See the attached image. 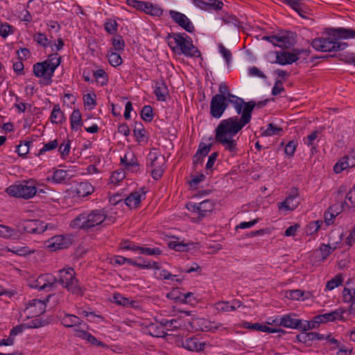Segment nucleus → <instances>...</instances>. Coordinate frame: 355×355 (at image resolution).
I'll return each instance as SVG.
<instances>
[{
    "label": "nucleus",
    "mask_w": 355,
    "mask_h": 355,
    "mask_svg": "<svg viewBox=\"0 0 355 355\" xmlns=\"http://www.w3.org/2000/svg\"><path fill=\"white\" fill-rule=\"evenodd\" d=\"M343 302L345 303L352 302L355 299V290L344 288L343 291Z\"/></svg>",
    "instance_id": "52"
},
{
    "label": "nucleus",
    "mask_w": 355,
    "mask_h": 355,
    "mask_svg": "<svg viewBox=\"0 0 355 355\" xmlns=\"http://www.w3.org/2000/svg\"><path fill=\"white\" fill-rule=\"evenodd\" d=\"M139 251L141 254H147V255H159L162 253L161 250L159 248H146V247H140Z\"/></svg>",
    "instance_id": "58"
},
{
    "label": "nucleus",
    "mask_w": 355,
    "mask_h": 355,
    "mask_svg": "<svg viewBox=\"0 0 355 355\" xmlns=\"http://www.w3.org/2000/svg\"><path fill=\"white\" fill-rule=\"evenodd\" d=\"M46 225L40 220H26L20 223L19 231L29 234H41L45 231Z\"/></svg>",
    "instance_id": "13"
},
{
    "label": "nucleus",
    "mask_w": 355,
    "mask_h": 355,
    "mask_svg": "<svg viewBox=\"0 0 355 355\" xmlns=\"http://www.w3.org/2000/svg\"><path fill=\"white\" fill-rule=\"evenodd\" d=\"M60 319L61 320V323L67 328L71 327H80L83 321L80 319L77 315L69 313H64V315H60Z\"/></svg>",
    "instance_id": "23"
},
{
    "label": "nucleus",
    "mask_w": 355,
    "mask_h": 355,
    "mask_svg": "<svg viewBox=\"0 0 355 355\" xmlns=\"http://www.w3.org/2000/svg\"><path fill=\"white\" fill-rule=\"evenodd\" d=\"M273 322L286 328L302 329L304 331L311 329L309 322L304 321L305 324H303L301 320L296 318V315L294 313L284 315L279 318H276Z\"/></svg>",
    "instance_id": "9"
},
{
    "label": "nucleus",
    "mask_w": 355,
    "mask_h": 355,
    "mask_svg": "<svg viewBox=\"0 0 355 355\" xmlns=\"http://www.w3.org/2000/svg\"><path fill=\"white\" fill-rule=\"evenodd\" d=\"M118 26V23L115 20L111 19H107L104 24L105 30L111 35H114L116 33Z\"/></svg>",
    "instance_id": "49"
},
{
    "label": "nucleus",
    "mask_w": 355,
    "mask_h": 355,
    "mask_svg": "<svg viewBox=\"0 0 355 355\" xmlns=\"http://www.w3.org/2000/svg\"><path fill=\"white\" fill-rule=\"evenodd\" d=\"M51 121L53 123H62L65 121L64 114L61 110L60 105L56 104L53 106L51 114Z\"/></svg>",
    "instance_id": "32"
},
{
    "label": "nucleus",
    "mask_w": 355,
    "mask_h": 355,
    "mask_svg": "<svg viewBox=\"0 0 355 355\" xmlns=\"http://www.w3.org/2000/svg\"><path fill=\"white\" fill-rule=\"evenodd\" d=\"M221 19L226 24L232 25L234 28L239 27L240 21L234 15L226 14L221 18Z\"/></svg>",
    "instance_id": "51"
},
{
    "label": "nucleus",
    "mask_w": 355,
    "mask_h": 355,
    "mask_svg": "<svg viewBox=\"0 0 355 355\" xmlns=\"http://www.w3.org/2000/svg\"><path fill=\"white\" fill-rule=\"evenodd\" d=\"M231 104L238 114H242L241 116L239 119L234 116L220 121L215 129V141L234 156L239 152L237 139L234 137L250 123L256 104L254 101L245 103L243 98L236 99Z\"/></svg>",
    "instance_id": "1"
},
{
    "label": "nucleus",
    "mask_w": 355,
    "mask_h": 355,
    "mask_svg": "<svg viewBox=\"0 0 355 355\" xmlns=\"http://www.w3.org/2000/svg\"><path fill=\"white\" fill-rule=\"evenodd\" d=\"M146 192L144 189L139 191L132 192L125 199V205L130 209L137 208L140 205L142 200L145 199Z\"/></svg>",
    "instance_id": "20"
},
{
    "label": "nucleus",
    "mask_w": 355,
    "mask_h": 355,
    "mask_svg": "<svg viewBox=\"0 0 355 355\" xmlns=\"http://www.w3.org/2000/svg\"><path fill=\"white\" fill-rule=\"evenodd\" d=\"M197 323L200 326V329L202 331H212L214 332L215 331L219 329V330H224L226 329V327H224L221 323H218V324H216L215 326H213V323H211L209 321H207L204 319H199L197 320Z\"/></svg>",
    "instance_id": "30"
},
{
    "label": "nucleus",
    "mask_w": 355,
    "mask_h": 355,
    "mask_svg": "<svg viewBox=\"0 0 355 355\" xmlns=\"http://www.w3.org/2000/svg\"><path fill=\"white\" fill-rule=\"evenodd\" d=\"M34 40L43 47H47L50 44L46 36L41 33H37L35 35Z\"/></svg>",
    "instance_id": "61"
},
{
    "label": "nucleus",
    "mask_w": 355,
    "mask_h": 355,
    "mask_svg": "<svg viewBox=\"0 0 355 355\" xmlns=\"http://www.w3.org/2000/svg\"><path fill=\"white\" fill-rule=\"evenodd\" d=\"M148 166L152 168L151 175L153 179L159 180L163 175L165 158L157 149H152L147 156Z\"/></svg>",
    "instance_id": "8"
},
{
    "label": "nucleus",
    "mask_w": 355,
    "mask_h": 355,
    "mask_svg": "<svg viewBox=\"0 0 355 355\" xmlns=\"http://www.w3.org/2000/svg\"><path fill=\"white\" fill-rule=\"evenodd\" d=\"M309 293H305L300 289L288 291L286 293L287 298L293 300H304L308 298Z\"/></svg>",
    "instance_id": "37"
},
{
    "label": "nucleus",
    "mask_w": 355,
    "mask_h": 355,
    "mask_svg": "<svg viewBox=\"0 0 355 355\" xmlns=\"http://www.w3.org/2000/svg\"><path fill=\"white\" fill-rule=\"evenodd\" d=\"M51 178L53 182L56 184L65 183L70 179L67 171L62 169H57L55 171Z\"/></svg>",
    "instance_id": "33"
},
{
    "label": "nucleus",
    "mask_w": 355,
    "mask_h": 355,
    "mask_svg": "<svg viewBox=\"0 0 355 355\" xmlns=\"http://www.w3.org/2000/svg\"><path fill=\"white\" fill-rule=\"evenodd\" d=\"M345 311H346L345 309L340 308L329 313H325L323 314L316 315L313 318V320L311 321V328L318 327L319 324L321 323H325L327 322H334L336 320H343V314L345 313Z\"/></svg>",
    "instance_id": "12"
},
{
    "label": "nucleus",
    "mask_w": 355,
    "mask_h": 355,
    "mask_svg": "<svg viewBox=\"0 0 355 355\" xmlns=\"http://www.w3.org/2000/svg\"><path fill=\"white\" fill-rule=\"evenodd\" d=\"M168 324L167 331H173L184 327L183 320L180 318L170 320Z\"/></svg>",
    "instance_id": "59"
},
{
    "label": "nucleus",
    "mask_w": 355,
    "mask_h": 355,
    "mask_svg": "<svg viewBox=\"0 0 355 355\" xmlns=\"http://www.w3.org/2000/svg\"><path fill=\"white\" fill-rule=\"evenodd\" d=\"M219 153L218 152L212 153L208 158V161L205 166V169L207 171H212L213 166L216 162L217 157H218Z\"/></svg>",
    "instance_id": "63"
},
{
    "label": "nucleus",
    "mask_w": 355,
    "mask_h": 355,
    "mask_svg": "<svg viewBox=\"0 0 355 355\" xmlns=\"http://www.w3.org/2000/svg\"><path fill=\"white\" fill-rule=\"evenodd\" d=\"M48 247L53 251L65 249L69 247L71 241L69 239L65 238L62 235H57L49 240Z\"/></svg>",
    "instance_id": "21"
},
{
    "label": "nucleus",
    "mask_w": 355,
    "mask_h": 355,
    "mask_svg": "<svg viewBox=\"0 0 355 355\" xmlns=\"http://www.w3.org/2000/svg\"><path fill=\"white\" fill-rule=\"evenodd\" d=\"M113 302L119 305L123 306L131 305V302L128 298L123 297L120 293H115L113 296Z\"/></svg>",
    "instance_id": "54"
},
{
    "label": "nucleus",
    "mask_w": 355,
    "mask_h": 355,
    "mask_svg": "<svg viewBox=\"0 0 355 355\" xmlns=\"http://www.w3.org/2000/svg\"><path fill=\"white\" fill-rule=\"evenodd\" d=\"M60 62L61 57L58 53H53L44 61L33 64V74L42 78L39 82L40 85L45 86L51 85L54 72Z\"/></svg>",
    "instance_id": "3"
},
{
    "label": "nucleus",
    "mask_w": 355,
    "mask_h": 355,
    "mask_svg": "<svg viewBox=\"0 0 355 355\" xmlns=\"http://www.w3.org/2000/svg\"><path fill=\"white\" fill-rule=\"evenodd\" d=\"M94 187L87 182H81L75 187H71L68 191V194L72 198H83L93 193Z\"/></svg>",
    "instance_id": "15"
},
{
    "label": "nucleus",
    "mask_w": 355,
    "mask_h": 355,
    "mask_svg": "<svg viewBox=\"0 0 355 355\" xmlns=\"http://www.w3.org/2000/svg\"><path fill=\"white\" fill-rule=\"evenodd\" d=\"M182 345L184 348L191 352H202L205 349L206 343L201 342L196 336L186 338L182 341Z\"/></svg>",
    "instance_id": "19"
},
{
    "label": "nucleus",
    "mask_w": 355,
    "mask_h": 355,
    "mask_svg": "<svg viewBox=\"0 0 355 355\" xmlns=\"http://www.w3.org/2000/svg\"><path fill=\"white\" fill-rule=\"evenodd\" d=\"M207 7H210V10H221L223 3L220 0H205Z\"/></svg>",
    "instance_id": "60"
},
{
    "label": "nucleus",
    "mask_w": 355,
    "mask_h": 355,
    "mask_svg": "<svg viewBox=\"0 0 355 355\" xmlns=\"http://www.w3.org/2000/svg\"><path fill=\"white\" fill-rule=\"evenodd\" d=\"M96 96L95 94H87L83 96V102L85 105L91 106V109H93L96 105Z\"/></svg>",
    "instance_id": "56"
},
{
    "label": "nucleus",
    "mask_w": 355,
    "mask_h": 355,
    "mask_svg": "<svg viewBox=\"0 0 355 355\" xmlns=\"http://www.w3.org/2000/svg\"><path fill=\"white\" fill-rule=\"evenodd\" d=\"M32 141H21L19 145L17 146L16 152L20 157H25L26 155L28 153L30 150V146L31 145Z\"/></svg>",
    "instance_id": "42"
},
{
    "label": "nucleus",
    "mask_w": 355,
    "mask_h": 355,
    "mask_svg": "<svg viewBox=\"0 0 355 355\" xmlns=\"http://www.w3.org/2000/svg\"><path fill=\"white\" fill-rule=\"evenodd\" d=\"M193 243H184V241H170L168 243V247L171 249H173L175 251L179 252H187L191 249V247H193Z\"/></svg>",
    "instance_id": "34"
},
{
    "label": "nucleus",
    "mask_w": 355,
    "mask_h": 355,
    "mask_svg": "<svg viewBox=\"0 0 355 355\" xmlns=\"http://www.w3.org/2000/svg\"><path fill=\"white\" fill-rule=\"evenodd\" d=\"M141 119L146 121L150 122L153 119V108L150 105H144L141 112Z\"/></svg>",
    "instance_id": "45"
},
{
    "label": "nucleus",
    "mask_w": 355,
    "mask_h": 355,
    "mask_svg": "<svg viewBox=\"0 0 355 355\" xmlns=\"http://www.w3.org/2000/svg\"><path fill=\"white\" fill-rule=\"evenodd\" d=\"M275 63L281 65L290 64L296 62L298 58V53H291L288 51L276 52Z\"/></svg>",
    "instance_id": "22"
},
{
    "label": "nucleus",
    "mask_w": 355,
    "mask_h": 355,
    "mask_svg": "<svg viewBox=\"0 0 355 355\" xmlns=\"http://www.w3.org/2000/svg\"><path fill=\"white\" fill-rule=\"evenodd\" d=\"M133 134L136 137V141L139 144L148 142V137L146 135V130L141 123H135Z\"/></svg>",
    "instance_id": "27"
},
{
    "label": "nucleus",
    "mask_w": 355,
    "mask_h": 355,
    "mask_svg": "<svg viewBox=\"0 0 355 355\" xmlns=\"http://www.w3.org/2000/svg\"><path fill=\"white\" fill-rule=\"evenodd\" d=\"M299 204L298 189L296 187H293L285 200L278 203V208L281 211H293L297 207Z\"/></svg>",
    "instance_id": "14"
},
{
    "label": "nucleus",
    "mask_w": 355,
    "mask_h": 355,
    "mask_svg": "<svg viewBox=\"0 0 355 355\" xmlns=\"http://www.w3.org/2000/svg\"><path fill=\"white\" fill-rule=\"evenodd\" d=\"M36 185L37 182L35 180H23L8 187L6 192L12 197L30 199L37 193Z\"/></svg>",
    "instance_id": "7"
},
{
    "label": "nucleus",
    "mask_w": 355,
    "mask_h": 355,
    "mask_svg": "<svg viewBox=\"0 0 355 355\" xmlns=\"http://www.w3.org/2000/svg\"><path fill=\"white\" fill-rule=\"evenodd\" d=\"M71 149V141L70 140H64L62 143L59 145L58 151L60 155V157L63 159H67L69 156Z\"/></svg>",
    "instance_id": "40"
},
{
    "label": "nucleus",
    "mask_w": 355,
    "mask_h": 355,
    "mask_svg": "<svg viewBox=\"0 0 355 355\" xmlns=\"http://www.w3.org/2000/svg\"><path fill=\"white\" fill-rule=\"evenodd\" d=\"M58 283L63 288L67 289L73 295H83V288L80 286L79 281L76 277V272L72 268L58 270Z\"/></svg>",
    "instance_id": "6"
},
{
    "label": "nucleus",
    "mask_w": 355,
    "mask_h": 355,
    "mask_svg": "<svg viewBox=\"0 0 355 355\" xmlns=\"http://www.w3.org/2000/svg\"><path fill=\"white\" fill-rule=\"evenodd\" d=\"M58 146V142L57 139L51 141L49 143L45 144L43 147L39 150L37 156L44 155L47 151H51L55 149Z\"/></svg>",
    "instance_id": "50"
},
{
    "label": "nucleus",
    "mask_w": 355,
    "mask_h": 355,
    "mask_svg": "<svg viewBox=\"0 0 355 355\" xmlns=\"http://www.w3.org/2000/svg\"><path fill=\"white\" fill-rule=\"evenodd\" d=\"M241 306V302L237 300H234L231 302L227 301H221L216 303V310L221 312L234 311Z\"/></svg>",
    "instance_id": "24"
},
{
    "label": "nucleus",
    "mask_w": 355,
    "mask_h": 355,
    "mask_svg": "<svg viewBox=\"0 0 355 355\" xmlns=\"http://www.w3.org/2000/svg\"><path fill=\"white\" fill-rule=\"evenodd\" d=\"M45 310V303L44 301L38 299L29 300L26 307V311H28L29 315H31V317L38 316L44 313Z\"/></svg>",
    "instance_id": "18"
},
{
    "label": "nucleus",
    "mask_w": 355,
    "mask_h": 355,
    "mask_svg": "<svg viewBox=\"0 0 355 355\" xmlns=\"http://www.w3.org/2000/svg\"><path fill=\"white\" fill-rule=\"evenodd\" d=\"M218 49L220 53H221L223 57L225 58L227 64H229L231 62L232 58V54L231 51L222 44H218Z\"/></svg>",
    "instance_id": "55"
},
{
    "label": "nucleus",
    "mask_w": 355,
    "mask_h": 355,
    "mask_svg": "<svg viewBox=\"0 0 355 355\" xmlns=\"http://www.w3.org/2000/svg\"><path fill=\"white\" fill-rule=\"evenodd\" d=\"M146 330L148 334L153 337H164L167 334L163 327L159 325L158 323L150 322L146 327Z\"/></svg>",
    "instance_id": "28"
},
{
    "label": "nucleus",
    "mask_w": 355,
    "mask_h": 355,
    "mask_svg": "<svg viewBox=\"0 0 355 355\" xmlns=\"http://www.w3.org/2000/svg\"><path fill=\"white\" fill-rule=\"evenodd\" d=\"M345 198L349 201L352 207L355 208V184L347 193Z\"/></svg>",
    "instance_id": "64"
},
{
    "label": "nucleus",
    "mask_w": 355,
    "mask_h": 355,
    "mask_svg": "<svg viewBox=\"0 0 355 355\" xmlns=\"http://www.w3.org/2000/svg\"><path fill=\"white\" fill-rule=\"evenodd\" d=\"M228 107L226 96L215 94L210 102V115L215 119H220Z\"/></svg>",
    "instance_id": "11"
},
{
    "label": "nucleus",
    "mask_w": 355,
    "mask_h": 355,
    "mask_svg": "<svg viewBox=\"0 0 355 355\" xmlns=\"http://www.w3.org/2000/svg\"><path fill=\"white\" fill-rule=\"evenodd\" d=\"M282 132V128H279L276 125L270 123L267 125L266 129L261 132V135L263 137L280 135Z\"/></svg>",
    "instance_id": "38"
},
{
    "label": "nucleus",
    "mask_w": 355,
    "mask_h": 355,
    "mask_svg": "<svg viewBox=\"0 0 355 355\" xmlns=\"http://www.w3.org/2000/svg\"><path fill=\"white\" fill-rule=\"evenodd\" d=\"M154 93L158 101H166V96L168 94V89L164 80L156 82Z\"/></svg>",
    "instance_id": "26"
},
{
    "label": "nucleus",
    "mask_w": 355,
    "mask_h": 355,
    "mask_svg": "<svg viewBox=\"0 0 355 355\" xmlns=\"http://www.w3.org/2000/svg\"><path fill=\"white\" fill-rule=\"evenodd\" d=\"M336 248V245L332 244H321L319 248L320 254L322 257V260L324 261Z\"/></svg>",
    "instance_id": "39"
},
{
    "label": "nucleus",
    "mask_w": 355,
    "mask_h": 355,
    "mask_svg": "<svg viewBox=\"0 0 355 355\" xmlns=\"http://www.w3.org/2000/svg\"><path fill=\"white\" fill-rule=\"evenodd\" d=\"M214 205V201L209 199L205 200L199 203L200 220L205 218L208 214V213H210L213 211Z\"/></svg>",
    "instance_id": "31"
},
{
    "label": "nucleus",
    "mask_w": 355,
    "mask_h": 355,
    "mask_svg": "<svg viewBox=\"0 0 355 355\" xmlns=\"http://www.w3.org/2000/svg\"><path fill=\"white\" fill-rule=\"evenodd\" d=\"M243 327L252 330L259 331L267 333H277L281 331V329L269 327L267 325L262 324L259 322L251 323L249 322H245L243 323Z\"/></svg>",
    "instance_id": "25"
},
{
    "label": "nucleus",
    "mask_w": 355,
    "mask_h": 355,
    "mask_svg": "<svg viewBox=\"0 0 355 355\" xmlns=\"http://www.w3.org/2000/svg\"><path fill=\"white\" fill-rule=\"evenodd\" d=\"M94 76L96 78V81H99L100 79H103L101 81V85H106L107 83V76L106 72L103 69H99L94 72Z\"/></svg>",
    "instance_id": "57"
},
{
    "label": "nucleus",
    "mask_w": 355,
    "mask_h": 355,
    "mask_svg": "<svg viewBox=\"0 0 355 355\" xmlns=\"http://www.w3.org/2000/svg\"><path fill=\"white\" fill-rule=\"evenodd\" d=\"M14 33V27L8 23L0 22V36L3 38Z\"/></svg>",
    "instance_id": "48"
},
{
    "label": "nucleus",
    "mask_w": 355,
    "mask_h": 355,
    "mask_svg": "<svg viewBox=\"0 0 355 355\" xmlns=\"http://www.w3.org/2000/svg\"><path fill=\"white\" fill-rule=\"evenodd\" d=\"M107 57L109 63L113 67H118L122 64V58L121 55L112 50L108 51Z\"/></svg>",
    "instance_id": "43"
},
{
    "label": "nucleus",
    "mask_w": 355,
    "mask_h": 355,
    "mask_svg": "<svg viewBox=\"0 0 355 355\" xmlns=\"http://www.w3.org/2000/svg\"><path fill=\"white\" fill-rule=\"evenodd\" d=\"M168 14L173 21L188 33H193L195 27L191 20L183 13L171 10Z\"/></svg>",
    "instance_id": "16"
},
{
    "label": "nucleus",
    "mask_w": 355,
    "mask_h": 355,
    "mask_svg": "<svg viewBox=\"0 0 355 355\" xmlns=\"http://www.w3.org/2000/svg\"><path fill=\"white\" fill-rule=\"evenodd\" d=\"M168 46L173 52L184 54L187 57L198 58L200 51L193 44L192 39L186 33H173L168 35Z\"/></svg>",
    "instance_id": "4"
},
{
    "label": "nucleus",
    "mask_w": 355,
    "mask_h": 355,
    "mask_svg": "<svg viewBox=\"0 0 355 355\" xmlns=\"http://www.w3.org/2000/svg\"><path fill=\"white\" fill-rule=\"evenodd\" d=\"M113 49L116 51H123L125 48V42L121 35H118L112 39Z\"/></svg>",
    "instance_id": "47"
},
{
    "label": "nucleus",
    "mask_w": 355,
    "mask_h": 355,
    "mask_svg": "<svg viewBox=\"0 0 355 355\" xmlns=\"http://www.w3.org/2000/svg\"><path fill=\"white\" fill-rule=\"evenodd\" d=\"M18 236L17 230L10 227L0 224V236L7 239H16Z\"/></svg>",
    "instance_id": "36"
},
{
    "label": "nucleus",
    "mask_w": 355,
    "mask_h": 355,
    "mask_svg": "<svg viewBox=\"0 0 355 355\" xmlns=\"http://www.w3.org/2000/svg\"><path fill=\"white\" fill-rule=\"evenodd\" d=\"M328 37H317L312 40V47L318 51H340L346 49L347 43L340 40L355 39V30L347 28H329L326 29Z\"/></svg>",
    "instance_id": "2"
},
{
    "label": "nucleus",
    "mask_w": 355,
    "mask_h": 355,
    "mask_svg": "<svg viewBox=\"0 0 355 355\" xmlns=\"http://www.w3.org/2000/svg\"><path fill=\"white\" fill-rule=\"evenodd\" d=\"M323 222L322 220H315L310 222L306 227V232L307 234H313L317 232L321 227Z\"/></svg>",
    "instance_id": "44"
},
{
    "label": "nucleus",
    "mask_w": 355,
    "mask_h": 355,
    "mask_svg": "<svg viewBox=\"0 0 355 355\" xmlns=\"http://www.w3.org/2000/svg\"><path fill=\"white\" fill-rule=\"evenodd\" d=\"M121 162L127 171L132 173H137L139 171L138 160L132 151H128L124 156L121 157Z\"/></svg>",
    "instance_id": "17"
},
{
    "label": "nucleus",
    "mask_w": 355,
    "mask_h": 355,
    "mask_svg": "<svg viewBox=\"0 0 355 355\" xmlns=\"http://www.w3.org/2000/svg\"><path fill=\"white\" fill-rule=\"evenodd\" d=\"M211 148V144H205V143H200L198 146V150L196 153L201 155L202 157H205L208 155V153L210 152Z\"/></svg>",
    "instance_id": "62"
},
{
    "label": "nucleus",
    "mask_w": 355,
    "mask_h": 355,
    "mask_svg": "<svg viewBox=\"0 0 355 355\" xmlns=\"http://www.w3.org/2000/svg\"><path fill=\"white\" fill-rule=\"evenodd\" d=\"M319 134L320 133L318 131H314V132H311L307 137H304V139H303L304 144L308 146H313V148H315V147L314 146L315 141L317 139Z\"/></svg>",
    "instance_id": "53"
},
{
    "label": "nucleus",
    "mask_w": 355,
    "mask_h": 355,
    "mask_svg": "<svg viewBox=\"0 0 355 355\" xmlns=\"http://www.w3.org/2000/svg\"><path fill=\"white\" fill-rule=\"evenodd\" d=\"M57 284V277L51 273H45L37 277L32 285V287L37 288L39 291L50 292L56 289Z\"/></svg>",
    "instance_id": "10"
},
{
    "label": "nucleus",
    "mask_w": 355,
    "mask_h": 355,
    "mask_svg": "<svg viewBox=\"0 0 355 355\" xmlns=\"http://www.w3.org/2000/svg\"><path fill=\"white\" fill-rule=\"evenodd\" d=\"M281 3H284L295 11H296L300 16L304 17L306 13L304 10L305 5L302 3V0H279Z\"/></svg>",
    "instance_id": "29"
},
{
    "label": "nucleus",
    "mask_w": 355,
    "mask_h": 355,
    "mask_svg": "<svg viewBox=\"0 0 355 355\" xmlns=\"http://www.w3.org/2000/svg\"><path fill=\"white\" fill-rule=\"evenodd\" d=\"M343 282V279L342 278L341 275H336L331 280L327 282L326 284V288L327 290L331 291L341 285Z\"/></svg>",
    "instance_id": "46"
},
{
    "label": "nucleus",
    "mask_w": 355,
    "mask_h": 355,
    "mask_svg": "<svg viewBox=\"0 0 355 355\" xmlns=\"http://www.w3.org/2000/svg\"><path fill=\"white\" fill-rule=\"evenodd\" d=\"M106 219L105 211L103 209H95L90 213H82L71 221L73 228L89 229L101 225Z\"/></svg>",
    "instance_id": "5"
},
{
    "label": "nucleus",
    "mask_w": 355,
    "mask_h": 355,
    "mask_svg": "<svg viewBox=\"0 0 355 355\" xmlns=\"http://www.w3.org/2000/svg\"><path fill=\"white\" fill-rule=\"evenodd\" d=\"M71 129L77 130L78 126L83 125L82 114L78 109L73 110L70 116Z\"/></svg>",
    "instance_id": "35"
},
{
    "label": "nucleus",
    "mask_w": 355,
    "mask_h": 355,
    "mask_svg": "<svg viewBox=\"0 0 355 355\" xmlns=\"http://www.w3.org/2000/svg\"><path fill=\"white\" fill-rule=\"evenodd\" d=\"M272 44L279 47H287L290 44L289 39L284 35H273Z\"/></svg>",
    "instance_id": "41"
}]
</instances>
